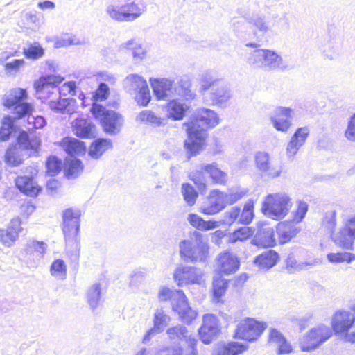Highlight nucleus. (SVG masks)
<instances>
[{"instance_id":"f257e3e1","label":"nucleus","mask_w":355,"mask_h":355,"mask_svg":"<svg viewBox=\"0 0 355 355\" xmlns=\"http://www.w3.org/2000/svg\"><path fill=\"white\" fill-rule=\"evenodd\" d=\"M219 123V118L214 111L203 108L198 110L196 119L187 127L188 138L184 147L190 156H195L202 149L207 137V130Z\"/></svg>"},{"instance_id":"f03ea898","label":"nucleus","mask_w":355,"mask_h":355,"mask_svg":"<svg viewBox=\"0 0 355 355\" xmlns=\"http://www.w3.org/2000/svg\"><path fill=\"white\" fill-rule=\"evenodd\" d=\"M80 216L78 209L69 208L62 214V231L66 241V252L72 261H78L80 257Z\"/></svg>"},{"instance_id":"7ed1b4c3","label":"nucleus","mask_w":355,"mask_h":355,"mask_svg":"<svg viewBox=\"0 0 355 355\" xmlns=\"http://www.w3.org/2000/svg\"><path fill=\"white\" fill-rule=\"evenodd\" d=\"M155 96L158 100L169 101L176 96L182 97L185 100L193 99L195 94L189 89V84L180 81L175 83L173 80L164 78L155 80L151 83Z\"/></svg>"},{"instance_id":"20e7f679","label":"nucleus","mask_w":355,"mask_h":355,"mask_svg":"<svg viewBox=\"0 0 355 355\" xmlns=\"http://www.w3.org/2000/svg\"><path fill=\"white\" fill-rule=\"evenodd\" d=\"M247 62L253 69L266 71L284 70L287 68L282 57L276 51L270 49H254L249 53Z\"/></svg>"},{"instance_id":"39448f33","label":"nucleus","mask_w":355,"mask_h":355,"mask_svg":"<svg viewBox=\"0 0 355 355\" xmlns=\"http://www.w3.org/2000/svg\"><path fill=\"white\" fill-rule=\"evenodd\" d=\"M147 10L142 1H130L123 4L112 3L105 9L107 16L117 22H132L141 17Z\"/></svg>"},{"instance_id":"423d86ee","label":"nucleus","mask_w":355,"mask_h":355,"mask_svg":"<svg viewBox=\"0 0 355 355\" xmlns=\"http://www.w3.org/2000/svg\"><path fill=\"white\" fill-rule=\"evenodd\" d=\"M293 206L292 199L285 192L268 194L262 203L264 215L273 220L283 219Z\"/></svg>"},{"instance_id":"0eeeda50","label":"nucleus","mask_w":355,"mask_h":355,"mask_svg":"<svg viewBox=\"0 0 355 355\" xmlns=\"http://www.w3.org/2000/svg\"><path fill=\"white\" fill-rule=\"evenodd\" d=\"M205 174L209 175L213 182L216 184H225L227 181V174L218 168L216 162L209 164H201L189 175L190 179L197 185L201 193L204 192L207 188Z\"/></svg>"},{"instance_id":"6e6552de","label":"nucleus","mask_w":355,"mask_h":355,"mask_svg":"<svg viewBox=\"0 0 355 355\" xmlns=\"http://www.w3.org/2000/svg\"><path fill=\"white\" fill-rule=\"evenodd\" d=\"M125 91L134 96L135 101L141 106H147L151 100L147 82L138 74H130L123 80Z\"/></svg>"},{"instance_id":"1a4fd4ad","label":"nucleus","mask_w":355,"mask_h":355,"mask_svg":"<svg viewBox=\"0 0 355 355\" xmlns=\"http://www.w3.org/2000/svg\"><path fill=\"white\" fill-rule=\"evenodd\" d=\"M92 113L101 121L103 130L109 135H116L123 123L122 116L113 110H107L102 105L94 103L91 108Z\"/></svg>"},{"instance_id":"9d476101","label":"nucleus","mask_w":355,"mask_h":355,"mask_svg":"<svg viewBox=\"0 0 355 355\" xmlns=\"http://www.w3.org/2000/svg\"><path fill=\"white\" fill-rule=\"evenodd\" d=\"M180 254L187 262L205 261L209 252L207 245L197 239H184L179 243Z\"/></svg>"},{"instance_id":"9b49d317","label":"nucleus","mask_w":355,"mask_h":355,"mask_svg":"<svg viewBox=\"0 0 355 355\" xmlns=\"http://www.w3.org/2000/svg\"><path fill=\"white\" fill-rule=\"evenodd\" d=\"M332 336L329 326L320 324L311 328L302 338L300 347L303 352L312 351L325 343Z\"/></svg>"},{"instance_id":"f8f14e48","label":"nucleus","mask_w":355,"mask_h":355,"mask_svg":"<svg viewBox=\"0 0 355 355\" xmlns=\"http://www.w3.org/2000/svg\"><path fill=\"white\" fill-rule=\"evenodd\" d=\"M27 98L26 89L16 88L6 94L3 98V104L7 107H14V113L17 119L29 115L33 110V105L23 101Z\"/></svg>"},{"instance_id":"ddd939ff","label":"nucleus","mask_w":355,"mask_h":355,"mask_svg":"<svg viewBox=\"0 0 355 355\" xmlns=\"http://www.w3.org/2000/svg\"><path fill=\"white\" fill-rule=\"evenodd\" d=\"M19 147L16 146H10L5 154V162L13 166H19L21 163V158L19 155V148L24 150L31 149L36 150L40 145V141L36 138L31 139L28 135L22 131L17 137Z\"/></svg>"},{"instance_id":"4468645a","label":"nucleus","mask_w":355,"mask_h":355,"mask_svg":"<svg viewBox=\"0 0 355 355\" xmlns=\"http://www.w3.org/2000/svg\"><path fill=\"white\" fill-rule=\"evenodd\" d=\"M266 327L267 325L265 322H259L254 318H246L238 323L234 338L252 342L257 340Z\"/></svg>"},{"instance_id":"2eb2a0df","label":"nucleus","mask_w":355,"mask_h":355,"mask_svg":"<svg viewBox=\"0 0 355 355\" xmlns=\"http://www.w3.org/2000/svg\"><path fill=\"white\" fill-rule=\"evenodd\" d=\"M60 76L50 75L43 76L35 81L34 87L36 89V94L39 98H50L53 94L57 93L62 94L58 85L63 81Z\"/></svg>"},{"instance_id":"dca6fc26","label":"nucleus","mask_w":355,"mask_h":355,"mask_svg":"<svg viewBox=\"0 0 355 355\" xmlns=\"http://www.w3.org/2000/svg\"><path fill=\"white\" fill-rule=\"evenodd\" d=\"M203 272L201 269L193 266H178L173 274V277L179 286L189 284H200Z\"/></svg>"},{"instance_id":"f3484780","label":"nucleus","mask_w":355,"mask_h":355,"mask_svg":"<svg viewBox=\"0 0 355 355\" xmlns=\"http://www.w3.org/2000/svg\"><path fill=\"white\" fill-rule=\"evenodd\" d=\"M255 165L261 175L273 179L280 176L282 168L279 165H273L270 162V155L268 153L259 151L254 157Z\"/></svg>"},{"instance_id":"a211bd4d","label":"nucleus","mask_w":355,"mask_h":355,"mask_svg":"<svg viewBox=\"0 0 355 355\" xmlns=\"http://www.w3.org/2000/svg\"><path fill=\"white\" fill-rule=\"evenodd\" d=\"M294 110L290 107H277L270 116L273 127L278 131L287 132L292 125Z\"/></svg>"},{"instance_id":"6ab92c4d","label":"nucleus","mask_w":355,"mask_h":355,"mask_svg":"<svg viewBox=\"0 0 355 355\" xmlns=\"http://www.w3.org/2000/svg\"><path fill=\"white\" fill-rule=\"evenodd\" d=\"M331 238L337 245L352 250L353 241L355 239V216L347 220L338 234H332Z\"/></svg>"},{"instance_id":"aec40b11","label":"nucleus","mask_w":355,"mask_h":355,"mask_svg":"<svg viewBox=\"0 0 355 355\" xmlns=\"http://www.w3.org/2000/svg\"><path fill=\"white\" fill-rule=\"evenodd\" d=\"M232 96V91L230 87L222 80L217 86L213 87L207 94V96L204 98L207 101H209L211 105L225 107Z\"/></svg>"},{"instance_id":"412c9836","label":"nucleus","mask_w":355,"mask_h":355,"mask_svg":"<svg viewBox=\"0 0 355 355\" xmlns=\"http://www.w3.org/2000/svg\"><path fill=\"white\" fill-rule=\"evenodd\" d=\"M355 322V315L348 311H338L332 316L331 327L336 335L347 332Z\"/></svg>"},{"instance_id":"4be33fe9","label":"nucleus","mask_w":355,"mask_h":355,"mask_svg":"<svg viewBox=\"0 0 355 355\" xmlns=\"http://www.w3.org/2000/svg\"><path fill=\"white\" fill-rule=\"evenodd\" d=\"M246 21L250 25L258 41H261L266 33L271 31L270 22L264 14L252 13L246 17Z\"/></svg>"},{"instance_id":"5701e85b","label":"nucleus","mask_w":355,"mask_h":355,"mask_svg":"<svg viewBox=\"0 0 355 355\" xmlns=\"http://www.w3.org/2000/svg\"><path fill=\"white\" fill-rule=\"evenodd\" d=\"M219 331L217 318L213 314L205 315L202 325L199 329V335L202 342L205 344H209Z\"/></svg>"},{"instance_id":"b1692460","label":"nucleus","mask_w":355,"mask_h":355,"mask_svg":"<svg viewBox=\"0 0 355 355\" xmlns=\"http://www.w3.org/2000/svg\"><path fill=\"white\" fill-rule=\"evenodd\" d=\"M240 266L238 257L232 252L224 251L217 257V269L220 275H230L236 272Z\"/></svg>"},{"instance_id":"393cba45","label":"nucleus","mask_w":355,"mask_h":355,"mask_svg":"<svg viewBox=\"0 0 355 355\" xmlns=\"http://www.w3.org/2000/svg\"><path fill=\"white\" fill-rule=\"evenodd\" d=\"M21 220L15 218L11 220L6 228H0V242L6 247H11L19 237L21 231Z\"/></svg>"},{"instance_id":"a878e982","label":"nucleus","mask_w":355,"mask_h":355,"mask_svg":"<svg viewBox=\"0 0 355 355\" xmlns=\"http://www.w3.org/2000/svg\"><path fill=\"white\" fill-rule=\"evenodd\" d=\"M226 205L223 192L214 190L209 195L207 204L202 206L201 212L205 214L213 215L220 211Z\"/></svg>"},{"instance_id":"bb28decb","label":"nucleus","mask_w":355,"mask_h":355,"mask_svg":"<svg viewBox=\"0 0 355 355\" xmlns=\"http://www.w3.org/2000/svg\"><path fill=\"white\" fill-rule=\"evenodd\" d=\"M309 135V129L307 127L297 128L291 137L287 147L286 153L288 157H293L299 149L305 144Z\"/></svg>"},{"instance_id":"cd10ccee","label":"nucleus","mask_w":355,"mask_h":355,"mask_svg":"<svg viewBox=\"0 0 355 355\" xmlns=\"http://www.w3.org/2000/svg\"><path fill=\"white\" fill-rule=\"evenodd\" d=\"M166 334L172 342L184 341L188 347L191 345H196L198 343L196 337L189 333L186 327L181 324L168 328Z\"/></svg>"},{"instance_id":"c85d7f7f","label":"nucleus","mask_w":355,"mask_h":355,"mask_svg":"<svg viewBox=\"0 0 355 355\" xmlns=\"http://www.w3.org/2000/svg\"><path fill=\"white\" fill-rule=\"evenodd\" d=\"M251 243L257 246L268 248L276 245L275 232L272 227H261L256 233Z\"/></svg>"},{"instance_id":"c756f323","label":"nucleus","mask_w":355,"mask_h":355,"mask_svg":"<svg viewBox=\"0 0 355 355\" xmlns=\"http://www.w3.org/2000/svg\"><path fill=\"white\" fill-rule=\"evenodd\" d=\"M72 128L74 134L78 137L89 139L95 137V125L87 119H76L72 123Z\"/></svg>"},{"instance_id":"7c9ffc66","label":"nucleus","mask_w":355,"mask_h":355,"mask_svg":"<svg viewBox=\"0 0 355 355\" xmlns=\"http://www.w3.org/2000/svg\"><path fill=\"white\" fill-rule=\"evenodd\" d=\"M76 101L73 98H62L50 100L48 103L49 108L54 112L70 114L75 112Z\"/></svg>"},{"instance_id":"2f4dec72","label":"nucleus","mask_w":355,"mask_h":355,"mask_svg":"<svg viewBox=\"0 0 355 355\" xmlns=\"http://www.w3.org/2000/svg\"><path fill=\"white\" fill-rule=\"evenodd\" d=\"M119 51L130 50L135 60L141 61L146 55V49L136 39H130L119 46Z\"/></svg>"},{"instance_id":"473e14b6","label":"nucleus","mask_w":355,"mask_h":355,"mask_svg":"<svg viewBox=\"0 0 355 355\" xmlns=\"http://www.w3.org/2000/svg\"><path fill=\"white\" fill-rule=\"evenodd\" d=\"M17 187L27 196H36L40 189L29 176H19L15 180Z\"/></svg>"},{"instance_id":"72a5a7b5","label":"nucleus","mask_w":355,"mask_h":355,"mask_svg":"<svg viewBox=\"0 0 355 355\" xmlns=\"http://www.w3.org/2000/svg\"><path fill=\"white\" fill-rule=\"evenodd\" d=\"M62 146L69 157L75 155H82L85 153L86 145L85 142L73 137H66L63 139Z\"/></svg>"},{"instance_id":"f704fd0d","label":"nucleus","mask_w":355,"mask_h":355,"mask_svg":"<svg viewBox=\"0 0 355 355\" xmlns=\"http://www.w3.org/2000/svg\"><path fill=\"white\" fill-rule=\"evenodd\" d=\"M223 80L218 78L212 71L204 72L200 79V90L204 97L207 96V94L217 86V85Z\"/></svg>"},{"instance_id":"c9c22d12","label":"nucleus","mask_w":355,"mask_h":355,"mask_svg":"<svg viewBox=\"0 0 355 355\" xmlns=\"http://www.w3.org/2000/svg\"><path fill=\"white\" fill-rule=\"evenodd\" d=\"M180 96H176L168 101L167 105V111L169 117L173 120L182 119L185 112L187 109V106L180 101Z\"/></svg>"},{"instance_id":"e433bc0d","label":"nucleus","mask_w":355,"mask_h":355,"mask_svg":"<svg viewBox=\"0 0 355 355\" xmlns=\"http://www.w3.org/2000/svg\"><path fill=\"white\" fill-rule=\"evenodd\" d=\"M278 259V253L273 250H269L257 256L254 263L261 269H269L277 263Z\"/></svg>"},{"instance_id":"4c0bfd02","label":"nucleus","mask_w":355,"mask_h":355,"mask_svg":"<svg viewBox=\"0 0 355 355\" xmlns=\"http://www.w3.org/2000/svg\"><path fill=\"white\" fill-rule=\"evenodd\" d=\"M112 148V143L108 139H97L89 146L88 154L94 159H98L107 150Z\"/></svg>"},{"instance_id":"58836bf2","label":"nucleus","mask_w":355,"mask_h":355,"mask_svg":"<svg viewBox=\"0 0 355 355\" xmlns=\"http://www.w3.org/2000/svg\"><path fill=\"white\" fill-rule=\"evenodd\" d=\"M82 162L74 156L67 157L64 162V173L68 178H76L83 171Z\"/></svg>"},{"instance_id":"ea45409f","label":"nucleus","mask_w":355,"mask_h":355,"mask_svg":"<svg viewBox=\"0 0 355 355\" xmlns=\"http://www.w3.org/2000/svg\"><path fill=\"white\" fill-rule=\"evenodd\" d=\"M298 232V228L293 225L286 223L278 225L277 233L279 243L284 244L288 242Z\"/></svg>"},{"instance_id":"a19ab883","label":"nucleus","mask_w":355,"mask_h":355,"mask_svg":"<svg viewBox=\"0 0 355 355\" xmlns=\"http://www.w3.org/2000/svg\"><path fill=\"white\" fill-rule=\"evenodd\" d=\"M137 121L148 123L155 127H160L166 124V119L162 118L150 110L141 111L137 116Z\"/></svg>"},{"instance_id":"79ce46f5","label":"nucleus","mask_w":355,"mask_h":355,"mask_svg":"<svg viewBox=\"0 0 355 355\" xmlns=\"http://www.w3.org/2000/svg\"><path fill=\"white\" fill-rule=\"evenodd\" d=\"M187 220L191 225L201 231L213 230L217 227L216 222L204 220L200 216L194 214H189L187 216Z\"/></svg>"},{"instance_id":"37998d69","label":"nucleus","mask_w":355,"mask_h":355,"mask_svg":"<svg viewBox=\"0 0 355 355\" xmlns=\"http://www.w3.org/2000/svg\"><path fill=\"white\" fill-rule=\"evenodd\" d=\"M23 53L28 59L37 60L44 54V49L39 42H28L23 48Z\"/></svg>"},{"instance_id":"c03bdc74","label":"nucleus","mask_w":355,"mask_h":355,"mask_svg":"<svg viewBox=\"0 0 355 355\" xmlns=\"http://www.w3.org/2000/svg\"><path fill=\"white\" fill-rule=\"evenodd\" d=\"M87 300L90 308L96 309L101 300V288L100 284H94L87 290Z\"/></svg>"},{"instance_id":"a18cd8bd","label":"nucleus","mask_w":355,"mask_h":355,"mask_svg":"<svg viewBox=\"0 0 355 355\" xmlns=\"http://www.w3.org/2000/svg\"><path fill=\"white\" fill-rule=\"evenodd\" d=\"M228 286V281L221 277L220 275L214 277L212 282V292L214 299L219 302L220 299L226 292Z\"/></svg>"},{"instance_id":"49530a36","label":"nucleus","mask_w":355,"mask_h":355,"mask_svg":"<svg viewBox=\"0 0 355 355\" xmlns=\"http://www.w3.org/2000/svg\"><path fill=\"white\" fill-rule=\"evenodd\" d=\"M246 349V346L237 342H231L218 348V355H237Z\"/></svg>"},{"instance_id":"de8ad7c7","label":"nucleus","mask_w":355,"mask_h":355,"mask_svg":"<svg viewBox=\"0 0 355 355\" xmlns=\"http://www.w3.org/2000/svg\"><path fill=\"white\" fill-rule=\"evenodd\" d=\"M255 229L252 227L244 226L240 227L232 233L229 239L231 243H236L239 241H243L253 235Z\"/></svg>"},{"instance_id":"09e8293b","label":"nucleus","mask_w":355,"mask_h":355,"mask_svg":"<svg viewBox=\"0 0 355 355\" xmlns=\"http://www.w3.org/2000/svg\"><path fill=\"white\" fill-rule=\"evenodd\" d=\"M181 192L184 197V200L189 206H192L196 203L198 193L191 184L189 183L182 184Z\"/></svg>"},{"instance_id":"8fccbe9b","label":"nucleus","mask_w":355,"mask_h":355,"mask_svg":"<svg viewBox=\"0 0 355 355\" xmlns=\"http://www.w3.org/2000/svg\"><path fill=\"white\" fill-rule=\"evenodd\" d=\"M14 119L10 116H6L3 118L1 127L0 128V140L6 141L9 139L10 135L14 131Z\"/></svg>"},{"instance_id":"3c124183","label":"nucleus","mask_w":355,"mask_h":355,"mask_svg":"<svg viewBox=\"0 0 355 355\" xmlns=\"http://www.w3.org/2000/svg\"><path fill=\"white\" fill-rule=\"evenodd\" d=\"M51 275L60 279H64L67 275V265L64 260L58 259L54 260L50 268Z\"/></svg>"},{"instance_id":"603ef678","label":"nucleus","mask_w":355,"mask_h":355,"mask_svg":"<svg viewBox=\"0 0 355 355\" xmlns=\"http://www.w3.org/2000/svg\"><path fill=\"white\" fill-rule=\"evenodd\" d=\"M170 320V317L164 313L162 308L157 309L154 314L153 323L154 327L158 329V331H163Z\"/></svg>"},{"instance_id":"864d4df0","label":"nucleus","mask_w":355,"mask_h":355,"mask_svg":"<svg viewBox=\"0 0 355 355\" xmlns=\"http://www.w3.org/2000/svg\"><path fill=\"white\" fill-rule=\"evenodd\" d=\"M173 295L172 308L174 311L178 313L180 309H185L189 306L187 297L182 291L178 290Z\"/></svg>"},{"instance_id":"5fc2aeb1","label":"nucleus","mask_w":355,"mask_h":355,"mask_svg":"<svg viewBox=\"0 0 355 355\" xmlns=\"http://www.w3.org/2000/svg\"><path fill=\"white\" fill-rule=\"evenodd\" d=\"M247 190L241 188H232L227 193L223 192L227 205H231L239 200L245 196Z\"/></svg>"},{"instance_id":"6e6d98bb","label":"nucleus","mask_w":355,"mask_h":355,"mask_svg":"<svg viewBox=\"0 0 355 355\" xmlns=\"http://www.w3.org/2000/svg\"><path fill=\"white\" fill-rule=\"evenodd\" d=\"M239 216L240 208L239 207H233L225 212L222 222L227 225H231L235 222L239 223Z\"/></svg>"},{"instance_id":"4d7b16f0","label":"nucleus","mask_w":355,"mask_h":355,"mask_svg":"<svg viewBox=\"0 0 355 355\" xmlns=\"http://www.w3.org/2000/svg\"><path fill=\"white\" fill-rule=\"evenodd\" d=\"M254 217L253 205L247 203L242 210L240 209L239 223L243 225L250 224Z\"/></svg>"},{"instance_id":"13d9d810","label":"nucleus","mask_w":355,"mask_h":355,"mask_svg":"<svg viewBox=\"0 0 355 355\" xmlns=\"http://www.w3.org/2000/svg\"><path fill=\"white\" fill-rule=\"evenodd\" d=\"M46 244L42 241H30L25 247V251L27 254H31L34 252H38L40 257H42L46 249Z\"/></svg>"},{"instance_id":"bf43d9fd","label":"nucleus","mask_w":355,"mask_h":355,"mask_svg":"<svg viewBox=\"0 0 355 355\" xmlns=\"http://www.w3.org/2000/svg\"><path fill=\"white\" fill-rule=\"evenodd\" d=\"M48 174L53 177L56 175L62 168V162L55 156H51L46 162Z\"/></svg>"},{"instance_id":"052dcab7","label":"nucleus","mask_w":355,"mask_h":355,"mask_svg":"<svg viewBox=\"0 0 355 355\" xmlns=\"http://www.w3.org/2000/svg\"><path fill=\"white\" fill-rule=\"evenodd\" d=\"M297 207L296 210L293 212V221L295 223H298L302 220L304 218L307 211L308 205L306 202L302 200H298L297 202Z\"/></svg>"},{"instance_id":"680f3d73","label":"nucleus","mask_w":355,"mask_h":355,"mask_svg":"<svg viewBox=\"0 0 355 355\" xmlns=\"http://www.w3.org/2000/svg\"><path fill=\"white\" fill-rule=\"evenodd\" d=\"M178 313L181 320L187 324L191 323L197 315L196 311L192 309L191 307H189V306L185 309H180Z\"/></svg>"},{"instance_id":"e2e57ef3","label":"nucleus","mask_w":355,"mask_h":355,"mask_svg":"<svg viewBox=\"0 0 355 355\" xmlns=\"http://www.w3.org/2000/svg\"><path fill=\"white\" fill-rule=\"evenodd\" d=\"M286 262L287 268H292L295 270H305L308 266L312 265V263L309 262H297L292 256H288Z\"/></svg>"},{"instance_id":"0e129e2a","label":"nucleus","mask_w":355,"mask_h":355,"mask_svg":"<svg viewBox=\"0 0 355 355\" xmlns=\"http://www.w3.org/2000/svg\"><path fill=\"white\" fill-rule=\"evenodd\" d=\"M25 62L22 59H16L8 62L5 64V69L7 73L14 74L17 73L20 67L24 64Z\"/></svg>"},{"instance_id":"69168bd1","label":"nucleus","mask_w":355,"mask_h":355,"mask_svg":"<svg viewBox=\"0 0 355 355\" xmlns=\"http://www.w3.org/2000/svg\"><path fill=\"white\" fill-rule=\"evenodd\" d=\"M109 92L108 86L104 83H101L94 96L96 101H102L107 98Z\"/></svg>"},{"instance_id":"338daca9","label":"nucleus","mask_w":355,"mask_h":355,"mask_svg":"<svg viewBox=\"0 0 355 355\" xmlns=\"http://www.w3.org/2000/svg\"><path fill=\"white\" fill-rule=\"evenodd\" d=\"M177 290H172L169 288L162 286L159 288L158 293V297L159 301L165 302L168 300H171V302L174 298V293L176 292Z\"/></svg>"},{"instance_id":"774afa93","label":"nucleus","mask_w":355,"mask_h":355,"mask_svg":"<svg viewBox=\"0 0 355 355\" xmlns=\"http://www.w3.org/2000/svg\"><path fill=\"white\" fill-rule=\"evenodd\" d=\"M345 137L347 139L355 141V113L350 117L348 125L345 130Z\"/></svg>"}]
</instances>
